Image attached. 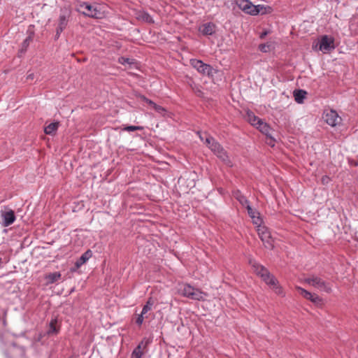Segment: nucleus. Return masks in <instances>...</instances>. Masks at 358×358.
<instances>
[{
	"instance_id": "6e6552de",
	"label": "nucleus",
	"mask_w": 358,
	"mask_h": 358,
	"mask_svg": "<svg viewBox=\"0 0 358 358\" xmlns=\"http://www.w3.org/2000/svg\"><path fill=\"white\" fill-rule=\"evenodd\" d=\"M296 289L303 298L310 300L313 303L316 305L322 304V299L320 296H319L317 294L311 293L299 286L296 287Z\"/></svg>"
},
{
	"instance_id": "ea45409f",
	"label": "nucleus",
	"mask_w": 358,
	"mask_h": 358,
	"mask_svg": "<svg viewBox=\"0 0 358 358\" xmlns=\"http://www.w3.org/2000/svg\"><path fill=\"white\" fill-rule=\"evenodd\" d=\"M27 79H34V74L33 73H31L29 75L27 76Z\"/></svg>"
},
{
	"instance_id": "c756f323",
	"label": "nucleus",
	"mask_w": 358,
	"mask_h": 358,
	"mask_svg": "<svg viewBox=\"0 0 358 358\" xmlns=\"http://www.w3.org/2000/svg\"><path fill=\"white\" fill-rule=\"evenodd\" d=\"M133 60L134 59H129V58H125V57H120L119 59H118V62L121 64H133Z\"/></svg>"
},
{
	"instance_id": "c85d7f7f",
	"label": "nucleus",
	"mask_w": 358,
	"mask_h": 358,
	"mask_svg": "<svg viewBox=\"0 0 358 358\" xmlns=\"http://www.w3.org/2000/svg\"><path fill=\"white\" fill-rule=\"evenodd\" d=\"M191 64L195 69H196L198 71H200V69L201 68V60L192 59Z\"/></svg>"
},
{
	"instance_id": "4c0bfd02",
	"label": "nucleus",
	"mask_w": 358,
	"mask_h": 358,
	"mask_svg": "<svg viewBox=\"0 0 358 358\" xmlns=\"http://www.w3.org/2000/svg\"><path fill=\"white\" fill-rule=\"evenodd\" d=\"M145 20L148 22H150L152 20V18L148 14H146L145 17Z\"/></svg>"
},
{
	"instance_id": "f257e3e1",
	"label": "nucleus",
	"mask_w": 358,
	"mask_h": 358,
	"mask_svg": "<svg viewBox=\"0 0 358 358\" xmlns=\"http://www.w3.org/2000/svg\"><path fill=\"white\" fill-rule=\"evenodd\" d=\"M205 143L210 150L226 165L232 166V162L224 149L212 137H206Z\"/></svg>"
},
{
	"instance_id": "a211bd4d",
	"label": "nucleus",
	"mask_w": 358,
	"mask_h": 358,
	"mask_svg": "<svg viewBox=\"0 0 358 358\" xmlns=\"http://www.w3.org/2000/svg\"><path fill=\"white\" fill-rule=\"evenodd\" d=\"M306 92L303 90H296L294 91V97L296 102L302 103L306 98Z\"/></svg>"
},
{
	"instance_id": "ddd939ff",
	"label": "nucleus",
	"mask_w": 358,
	"mask_h": 358,
	"mask_svg": "<svg viewBox=\"0 0 358 358\" xmlns=\"http://www.w3.org/2000/svg\"><path fill=\"white\" fill-rule=\"evenodd\" d=\"M334 39L332 37L324 35L322 36L320 43V50L322 51H330L334 50Z\"/></svg>"
},
{
	"instance_id": "f03ea898",
	"label": "nucleus",
	"mask_w": 358,
	"mask_h": 358,
	"mask_svg": "<svg viewBox=\"0 0 358 358\" xmlns=\"http://www.w3.org/2000/svg\"><path fill=\"white\" fill-rule=\"evenodd\" d=\"M303 281L305 283L327 293H331L332 291L331 285L317 275H310Z\"/></svg>"
},
{
	"instance_id": "9b49d317",
	"label": "nucleus",
	"mask_w": 358,
	"mask_h": 358,
	"mask_svg": "<svg viewBox=\"0 0 358 358\" xmlns=\"http://www.w3.org/2000/svg\"><path fill=\"white\" fill-rule=\"evenodd\" d=\"M324 119L326 122L331 127H335L341 122V117L338 115L337 112L334 110L327 111L325 113Z\"/></svg>"
},
{
	"instance_id": "a19ab883",
	"label": "nucleus",
	"mask_w": 358,
	"mask_h": 358,
	"mask_svg": "<svg viewBox=\"0 0 358 358\" xmlns=\"http://www.w3.org/2000/svg\"><path fill=\"white\" fill-rule=\"evenodd\" d=\"M192 89L196 93H200V90L198 88L195 89L194 87H192Z\"/></svg>"
},
{
	"instance_id": "39448f33",
	"label": "nucleus",
	"mask_w": 358,
	"mask_h": 358,
	"mask_svg": "<svg viewBox=\"0 0 358 358\" xmlns=\"http://www.w3.org/2000/svg\"><path fill=\"white\" fill-rule=\"evenodd\" d=\"M80 9H83V13L91 17L100 19L103 17L102 13L96 6H92L87 3L83 2L80 5Z\"/></svg>"
},
{
	"instance_id": "37998d69",
	"label": "nucleus",
	"mask_w": 358,
	"mask_h": 358,
	"mask_svg": "<svg viewBox=\"0 0 358 358\" xmlns=\"http://www.w3.org/2000/svg\"><path fill=\"white\" fill-rule=\"evenodd\" d=\"M69 358H73V357H69Z\"/></svg>"
},
{
	"instance_id": "2eb2a0df",
	"label": "nucleus",
	"mask_w": 358,
	"mask_h": 358,
	"mask_svg": "<svg viewBox=\"0 0 358 358\" xmlns=\"http://www.w3.org/2000/svg\"><path fill=\"white\" fill-rule=\"evenodd\" d=\"M266 283L271 287L275 294L284 296L285 294L282 287L279 285L278 281L273 275Z\"/></svg>"
},
{
	"instance_id": "20e7f679",
	"label": "nucleus",
	"mask_w": 358,
	"mask_h": 358,
	"mask_svg": "<svg viewBox=\"0 0 358 358\" xmlns=\"http://www.w3.org/2000/svg\"><path fill=\"white\" fill-rule=\"evenodd\" d=\"M257 232L265 248L270 250L273 249L274 248V241L271 236L268 229L265 226H262L260 224L257 225Z\"/></svg>"
},
{
	"instance_id": "f8f14e48",
	"label": "nucleus",
	"mask_w": 358,
	"mask_h": 358,
	"mask_svg": "<svg viewBox=\"0 0 358 358\" xmlns=\"http://www.w3.org/2000/svg\"><path fill=\"white\" fill-rule=\"evenodd\" d=\"M207 76L212 82L215 83L217 77L221 76V73L210 65L203 63V77Z\"/></svg>"
},
{
	"instance_id": "7c9ffc66",
	"label": "nucleus",
	"mask_w": 358,
	"mask_h": 358,
	"mask_svg": "<svg viewBox=\"0 0 358 358\" xmlns=\"http://www.w3.org/2000/svg\"><path fill=\"white\" fill-rule=\"evenodd\" d=\"M259 49L263 52H267L271 50V45L267 43L260 44Z\"/></svg>"
},
{
	"instance_id": "7ed1b4c3",
	"label": "nucleus",
	"mask_w": 358,
	"mask_h": 358,
	"mask_svg": "<svg viewBox=\"0 0 358 358\" xmlns=\"http://www.w3.org/2000/svg\"><path fill=\"white\" fill-rule=\"evenodd\" d=\"M236 5L241 10L249 15H256L259 13H264L263 11L264 9L263 6H255L249 0H236Z\"/></svg>"
},
{
	"instance_id": "cd10ccee",
	"label": "nucleus",
	"mask_w": 358,
	"mask_h": 358,
	"mask_svg": "<svg viewBox=\"0 0 358 358\" xmlns=\"http://www.w3.org/2000/svg\"><path fill=\"white\" fill-rule=\"evenodd\" d=\"M31 41V37L29 36L23 41L22 44V48L21 50V52H24L27 50V47L29 45Z\"/></svg>"
},
{
	"instance_id": "58836bf2",
	"label": "nucleus",
	"mask_w": 358,
	"mask_h": 358,
	"mask_svg": "<svg viewBox=\"0 0 358 358\" xmlns=\"http://www.w3.org/2000/svg\"><path fill=\"white\" fill-rule=\"evenodd\" d=\"M268 34V32L266 31L262 32L261 34H260V38L262 39L264 38L266 35Z\"/></svg>"
},
{
	"instance_id": "b1692460",
	"label": "nucleus",
	"mask_w": 358,
	"mask_h": 358,
	"mask_svg": "<svg viewBox=\"0 0 358 358\" xmlns=\"http://www.w3.org/2000/svg\"><path fill=\"white\" fill-rule=\"evenodd\" d=\"M234 196L243 206L246 208L248 205H250L248 199L240 192H236Z\"/></svg>"
},
{
	"instance_id": "f704fd0d",
	"label": "nucleus",
	"mask_w": 358,
	"mask_h": 358,
	"mask_svg": "<svg viewBox=\"0 0 358 358\" xmlns=\"http://www.w3.org/2000/svg\"><path fill=\"white\" fill-rule=\"evenodd\" d=\"M152 309V308L149 307L148 306L145 305L143 308V310L141 311V313L143 315H145L148 311H150Z\"/></svg>"
},
{
	"instance_id": "473e14b6",
	"label": "nucleus",
	"mask_w": 358,
	"mask_h": 358,
	"mask_svg": "<svg viewBox=\"0 0 358 358\" xmlns=\"http://www.w3.org/2000/svg\"><path fill=\"white\" fill-rule=\"evenodd\" d=\"M143 320H144V315L141 313L140 315H138L136 320V323L138 325L141 326L143 324Z\"/></svg>"
},
{
	"instance_id": "5701e85b",
	"label": "nucleus",
	"mask_w": 358,
	"mask_h": 358,
	"mask_svg": "<svg viewBox=\"0 0 358 358\" xmlns=\"http://www.w3.org/2000/svg\"><path fill=\"white\" fill-rule=\"evenodd\" d=\"M48 283H54L61 278V273L59 272L50 273L45 277Z\"/></svg>"
},
{
	"instance_id": "393cba45",
	"label": "nucleus",
	"mask_w": 358,
	"mask_h": 358,
	"mask_svg": "<svg viewBox=\"0 0 358 358\" xmlns=\"http://www.w3.org/2000/svg\"><path fill=\"white\" fill-rule=\"evenodd\" d=\"M57 319H52L50 323V329L48 331V334H57L59 331V329L57 328Z\"/></svg>"
},
{
	"instance_id": "dca6fc26",
	"label": "nucleus",
	"mask_w": 358,
	"mask_h": 358,
	"mask_svg": "<svg viewBox=\"0 0 358 358\" xmlns=\"http://www.w3.org/2000/svg\"><path fill=\"white\" fill-rule=\"evenodd\" d=\"M249 216L252 218V222L255 224L259 225L262 222V220L259 217V213L255 209L252 208L250 205L246 207Z\"/></svg>"
},
{
	"instance_id": "4468645a",
	"label": "nucleus",
	"mask_w": 358,
	"mask_h": 358,
	"mask_svg": "<svg viewBox=\"0 0 358 358\" xmlns=\"http://www.w3.org/2000/svg\"><path fill=\"white\" fill-rule=\"evenodd\" d=\"M1 216L2 218V225L3 227L10 226L15 220V213L13 210L2 211L1 213Z\"/></svg>"
},
{
	"instance_id": "c9c22d12",
	"label": "nucleus",
	"mask_w": 358,
	"mask_h": 358,
	"mask_svg": "<svg viewBox=\"0 0 358 358\" xmlns=\"http://www.w3.org/2000/svg\"><path fill=\"white\" fill-rule=\"evenodd\" d=\"M145 305H146V306H149V307H150V308H152V306L154 305V301H153V299H152V298H150V299L148 300V301H147V303H146V304H145Z\"/></svg>"
},
{
	"instance_id": "9d476101",
	"label": "nucleus",
	"mask_w": 358,
	"mask_h": 358,
	"mask_svg": "<svg viewBox=\"0 0 358 358\" xmlns=\"http://www.w3.org/2000/svg\"><path fill=\"white\" fill-rule=\"evenodd\" d=\"M150 343L149 339L143 338L131 353V358H141L146 352V348Z\"/></svg>"
},
{
	"instance_id": "0eeeda50",
	"label": "nucleus",
	"mask_w": 358,
	"mask_h": 358,
	"mask_svg": "<svg viewBox=\"0 0 358 358\" xmlns=\"http://www.w3.org/2000/svg\"><path fill=\"white\" fill-rule=\"evenodd\" d=\"M254 272L259 275L262 279L266 282L273 275L268 272V271L262 265L259 264L255 261H250Z\"/></svg>"
},
{
	"instance_id": "6ab92c4d",
	"label": "nucleus",
	"mask_w": 358,
	"mask_h": 358,
	"mask_svg": "<svg viewBox=\"0 0 358 358\" xmlns=\"http://www.w3.org/2000/svg\"><path fill=\"white\" fill-rule=\"evenodd\" d=\"M59 123L58 122L50 123L45 127V133L48 135H55L59 127Z\"/></svg>"
},
{
	"instance_id": "2f4dec72",
	"label": "nucleus",
	"mask_w": 358,
	"mask_h": 358,
	"mask_svg": "<svg viewBox=\"0 0 358 358\" xmlns=\"http://www.w3.org/2000/svg\"><path fill=\"white\" fill-rule=\"evenodd\" d=\"M141 99L145 102H146L148 104H149L150 106H152V108H154V106L156 105L155 103H154L152 101H151L150 99H148V98H146L145 96H140Z\"/></svg>"
},
{
	"instance_id": "bb28decb",
	"label": "nucleus",
	"mask_w": 358,
	"mask_h": 358,
	"mask_svg": "<svg viewBox=\"0 0 358 358\" xmlns=\"http://www.w3.org/2000/svg\"><path fill=\"white\" fill-rule=\"evenodd\" d=\"M143 129V127L140 126H127L123 128V130L127 131H134L137 130L141 131Z\"/></svg>"
},
{
	"instance_id": "a878e982",
	"label": "nucleus",
	"mask_w": 358,
	"mask_h": 358,
	"mask_svg": "<svg viewBox=\"0 0 358 358\" xmlns=\"http://www.w3.org/2000/svg\"><path fill=\"white\" fill-rule=\"evenodd\" d=\"M153 109L162 116H165L166 115V110L159 105H155Z\"/></svg>"
},
{
	"instance_id": "72a5a7b5",
	"label": "nucleus",
	"mask_w": 358,
	"mask_h": 358,
	"mask_svg": "<svg viewBox=\"0 0 358 358\" xmlns=\"http://www.w3.org/2000/svg\"><path fill=\"white\" fill-rule=\"evenodd\" d=\"M266 143L268 145H270L271 146H274V145H275V140L271 136V134H268V136H266Z\"/></svg>"
},
{
	"instance_id": "f3484780",
	"label": "nucleus",
	"mask_w": 358,
	"mask_h": 358,
	"mask_svg": "<svg viewBox=\"0 0 358 358\" xmlns=\"http://www.w3.org/2000/svg\"><path fill=\"white\" fill-rule=\"evenodd\" d=\"M92 252L90 250H87L85 252H84L80 259L76 262V266L78 268L85 263L92 257Z\"/></svg>"
},
{
	"instance_id": "1a4fd4ad",
	"label": "nucleus",
	"mask_w": 358,
	"mask_h": 358,
	"mask_svg": "<svg viewBox=\"0 0 358 358\" xmlns=\"http://www.w3.org/2000/svg\"><path fill=\"white\" fill-rule=\"evenodd\" d=\"M181 292L182 295L192 299L200 300L201 298V292L189 285H184Z\"/></svg>"
},
{
	"instance_id": "4be33fe9",
	"label": "nucleus",
	"mask_w": 358,
	"mask_h": 358,
	"mask_svg": "<svg viewBox=\"0 0 358 358\" xmlns=\"http://www.w3.org/2000/svg\"><path fill=\"white\" fill-rule=\"evenodd\" d=\"M216 27L213 23L209 22L203 25V34L211 35L215 31Z\"/></svg>"
},
{
	"instance_id": "aec40b11",
	"label": "nucleus",
	"mask_w": 358,
	"mask_h": 358,
	"mask_svg": "<svg viewBox=\"0 0 358 358\" xmlns=\"http://www.w3.org/2000/svg\"><path fill=\"white\" fill-rule=\"evenodd\" d=\"M246 119L252 125L255 126V127H257V124L262 120L258 117L255 115V114L252 112H250V111L247 113Z\"/></svg>"
},
{
	"instance_id": "423d86ee",
	"label": "nucleus",
	"mask_w": 358,
	"mask_h": 358,
	"mask_svg": "<svg viewBox=\"0 0 358 358\" xmlns=\"http://www.w3.org/2000/svg\"><path fill=\"white\" fill-rule=\"evenodd\" d=\"M71 12L66 8H62L60 10V15L58 20V26L57 27V36H59V34L63 31V30L66 27L69 22V18L70 17Z\"/></svg>"
},
{
	"instance_id": "e433bc0d",
	"label": "nucleus",
	"mask_w": 358,
	"mask_h": 358,
	"mask_svg": "<svg viewBox=\"0 0 358 358\" xmlns=\"http://www.w3.org/2000/svg\"><path fill=\"white\" fill-rule=\"evenodd\" d=\"M329 180V178L327 176H323L322 178V183H325Z\"/></svg>"
},
{
	"instance_id": "412c9836",
	"label": "nucleus",
	"mask_w": 358,
	"mask_h": 358,
	"mask_svg": "<svg viewBox=\"0 0 358 358\" xmlns=\"http://www.w3.org/2000/svg\"><path fill=\"white\" fill-rule=\"evenodd\" d=\"M256 127L266 136H268V134H270V131H271V129L269 127V125L262 122V120L260 121V122L257 124Z\"/></svg>"
},
{
	"instance_id": "79ce46f5",
	"label": "nucleus",
	"mask_w": 358,
	"mask_h": 358,
	"mask_svg": "<svg viewBox=\"0 0 358 358\" xmlns=\"http://www.w3.org/2000/svg\"><path fill=\"white\" fill-rule=\"evenodd\" d=\"M355 166H358V159H357V162H355V164H354Z\"/></svg>"
}]
</instances>
